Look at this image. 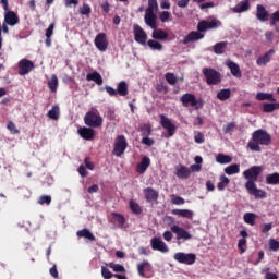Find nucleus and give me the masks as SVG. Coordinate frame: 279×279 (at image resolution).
<instances>
[{
    "label": "nucleus",
    "mask_w": 279,
    "mask_h": 279,
    "mask_svg": "<svg viewBox=\"0 0 279 279\" xmlns=\"http://www.w3.org/2000/svg\"><path fill=\"white\" fill-rule=\"evenodd\" d=\"M175 175L179 178V180H189L191 170L184 165H179L175 168Z\"/></svg>",
    "instance_id": "4be33fe9"
},
{
    "label": "nucleus",
    "mask_w": 279,
    "mask_h": 279,
    "mask_svg": "<svg viewBox=\"0 0 279 279\" xmlns=\"http://www.w3.org/2000/svg\"><path fill=\"white\" fill-rule=\"evenodd\" d=\"M87 82H95L98 86H101L104 84V78L101 77V74L99 72L95 71L93 73H88L86 75Z\"/></svg>",
    "instance_id": "a878e982"
},
{
    "label": "nucleus",
    "mask_w": 279,
    "mask_h": 279,
    "mask_svg": "<svg viewBox=\"0 0 279 279\" xmlns=\"http://www.w3.org/2000/svg\"><path fill=\"white\" fill-rule=\"evenodd\" d=\"M270 250L272 252H278V250H279V241L271 239L270 240Z\"/></svg>",
    "instance_id": "774afa93"
},
{
    "label": "nucleus",
    "mask_w": 279,
    "mask_h": 279,
    "mask_svg": "<svg viewBox=\"0 0 279 279\" xmlns=\"http://www.w3.org/2000/svg\"><path fill=\"white\" fill-rule=\"evenodd\" d=\"M84 123L87 128H101L104 125V118L99 113V110L92 109L84 116Z\"/></svg>",
    "instance_id": "7ed1b4c3"
},
{
    "label": "nucleus",
    "mask_w": 279,
    "mask_h": 279,
    "mask_svg": "<svg viewBox=\"0 0 279 279\" xmlns=\"http://www.w3.org/2000/svg\"><path fill=\"white\" fill-rule=\"evenodd\" d=\"M228 184H230V179H228L226 174L220 175L219 182L217 184L218 191H226V186H228Z\"/></svg>",
    "instance_id": "4c0bfd02"
},
{
    "label": "nucleus",
    "mask_w": 279,
    "mask_h": 279,
    "mask_svg": "<svg viewBox=\"0 0 279 279\" xmlns=\"http://www.w3.org/2000/svg\"><path fill=\"white\" fill-rule=\"evenodd\" d=\"M154 266L151 263L147 260H143L142 263L137 264V274L141 278H147L146 274H151Z\"/></svg>",
    "instance_id": "f3484780"
},
{
    "label": "nucleus",
    "mask_w": 279,
    "mask_h": 279,
    "mask_svg": "<svg viewBox=\"0 0 279 279\" xmlns=\"http://www.w3.org/2000/svg\"><path fill=\"white\" fill-rule=\"evenodd\" d=\"M256 19L262 23L269 21V11L263 4H257L256 7Z\"/></svg>",
    "instance_id": "412c9836"
},
{
    "label": "nucleus",
    "mask_w": 279,
    "mask_h": 279,
    "mask_svg": "<svg viewBox=\"0 0 279 279\" xmlns=\"http://www.w3.org/2000/svg\"><path fill=\"white\" fill-rule=\"evenodd\" d=\"M277 23H279V10L274 12L270 16V25H276Z\"/></svg>",
    "instance_id": "13d9d810"
},
{
    "label": "nucleus",
    "mask_w": 279,
    "mask_h": 279,
    "mask_svg": "<svg viewBox=\"0 0 279 279\" xmlns=\"http://www.w3.org/2000/svg\"><path fill=\"white\" fill-rule=\"evenodd\" d=\"M134 40L140 45H147V33L138 24L134 25Z\"/></svg>",
    "instance_id": "ddd939ff"
},
{
    "label": "nucleus",
    "mask_w": 279,
    "mask_h": 279,
    "mask_svg": "<svg viewBox=\"0 0 279 279\" xmlns=\"http://www.w3.org/2000/svg\"><path fill=\"white\" fill-rule=\"evenodd\" d=\"M255 99L257 101H276L274 94L259 92L256 94Z\"/></svg>",
    "instance_id": "7c9ffc66"
},
{
    "label": "nucleus",
    "mask_w": 279,
    "mask_h": 279,
    "mask_svg": "<svg viewBox=\"0 0 279 279\" xmlns=\"http://www.w3.org/2000/svg\"><path fill=\"white\" fill-rule=\"evenodd\" d=\"M220 25H221V22L217 19L207 21V29H215L217 27H220Z\"/></svg>",
    "instance_id": "3c124183"
},
{
    "label": "nucleus",
    "mask_w": 279,
    "mask_h": 279,
    "mask_svg": "<svg viewBox=\"0 0 279 279\" xmlns=\"http://www.w3.org/2000/svg\"><path fill=\"white\" fill-rule=\"evenodd\" d=\"M7 130H9V132H11V134H19L20 133L19 129L16 128V124H14V122H12V121L8 122Z\"/></svg>",
    "instance_id": "5fc2aeb1"
},
{
    "label": "nucleus",
    "mask_w": 279,
    "mask_h": 279,
    "mask_svg": "<svg viewBox=\"0 0 279 279\" xmlns=\"http://www.w3.org/2000/svg\"><path fill=\"white\" fill-rule=\"evenodd\" d=\"M78 174L81 178H86L88 175V170H86V166L81 165L78 167Z\"/></svg>",
    "instance_id": "e2e57ef3"
},
{
    "label": "nucleus",
    "mask_w": 279,
    "mask_h": 279,
    "mask_svg": "<svg viewBox=\"0 0 279 279\" xmlns=\"http://www.w3.org/2000/svg\"><path fill=\"white\" fill-rule=\"evenodd\" d=\"M274 56H276L275 49H270L267 52H265L263 56H259L256 59L257 66H267V64H269V62H271Z\"/></svg>",
    "instance_id": "2eb2a0df"
},
{
    "label": "nucleus",
    "mask_w": 279,
    "mask_h": 279,
    "mask_svg": "<svg viewBox=\"0 0 279 279\" xmlns=\"http://www.w3.org/2000/svg\"><path fill=\"white\" fill-rule=\"evenodd\" d=\"M77 134L81 138H84V141H93V138H95V129L92 126H81L77 130Z\"/></svg>",
    "instance_id": "a211bd4d"
},
{
    "label": "nucleus",
    "mask_w": 279,
    "mask_h": 279,
    "mask_svg": "<svg viewBox=\"0 0 279 279\" xmlns=\"http://www.w3.org/2000/svg\"><path fill=\"white\" fill-rule=\"evenodd\" d=\"M216 162H218V165H230V162H232V156L220 153L216 156Z\"/></svg>",
    "instance_id": "2f4dec72"
},
{
    "label": "nucleus",
    "mask_w": 279,
    "mask_h": 279,
    "mask_svg": "<svg viewBox=\"0 0 279 279\" xmlns=\"http://www.w3.org/2000/svg\"><path fill=\"white\" fill-rule=\"evenodd\" d=\"M260 145L266 147L271 145V134L263 129L256 130L252 133V140L247 143V147L251 151L260 153Z\"/></svg>",
    "instance_id": "f03ea898"
},
{
    "label": "nucleus",
    "mask_w": 279,
    "mask_h": 279,
    "mask_svg": "<svg viewBox=\"0 0 279 279\" xmlns=\"http://www.w3.org/2000/svg\"><path fill=\"white\" fill-rule=\"evenodd\" d=\"M17 69L19 75H29V73L36 69V65L34 64V61L29 59H22L17 63Z\"/></svg>",
    "instance_id": "6e6552de"
},
{
    "label": "nucleus",
    "mask_w": 279,
    "mask_h": 279,
    "mask_svg": "<svg viewBox=\"0 0 279 279\" xmlns=\"http://www.w3.org/2000/svg\"><path fill=\"white\" fill-rule=\"evenodd\" d=\"M172 215H177V217H182L183 219H193V210L191 209H172Z\"/></svg>",
    "instance_id": "393cba45"
},
{
    "label": "nucleus",
    "mask_w": 279,
    "mask_h": 279,
    "mask_svg": "<svg viewBox=\"0 0 279 279\" xmlns=\"http://www.w3.org/2000/svg\"><path fill=\"white\" fill-rule=\"evenodd\" d=\"M262 173H263V167L253 166L243 172V177L245 178V180H247L246 182L256 183V180H258V175H260Z\"/></svg>",
    "instance_id": "1a4fd4ad"
},
{
    "label": "nucleus",
    "mask_w": 279,
    "mask_h": 279,
    "mask_svg": "<svg viewBox=\"0 0 279 279\" xmlns=\"http://www.w3.org/2000/svg\"><path fill=\"white\" fill-rule=\"evenodd\" d=\"M143 145H147V147H153V145L156 143L153 138L146 136L142 138Z\"/></svg>",
    "instance_id": "69168bd1"
},
{
    "label": "nucleus",
    "mask_w": 279,
    "mask_h": 279,
    "mask_svg": "<svg viewBox=\"0 0 279 279\" xmlns=\"http://www.w3.org/2000/svg\"><path fill=\"white\" fill-rule=\"evenodd\" d=\"M194 141L195 143H197L198 145H202V143H204V133L198 132L195 136H194Z\"/></svg>",
    "instance_id": "338daca9"
},
{
    "label": "nucleus",
    "mask_w": 279,
    "mask_h": 279,
    "mask_svg": "<svg viewBox=\"0 0 279 279\" xmlns=\"http://www.w3.org/2000/svg\"><path fill=\"white\" fill-rule=\"evenodd\" d=\"M48 117L52 121H58L60 117V107H58L57 105L52 106L51 110L48 111Z\"/></svg>",
    "instance_id": "a19ab883"
},
{
    "label": "nucleus",
    "mask_w": 279,
    "mask_h": 279,
    "mask_svg": "<svg viewBox=\"0 0 279 279\" xmlns=\"http://www.w3.org/2000/svg\"><path fill=\"white\" fill-rule=\"evenodd\" d=\"M160 125L163 128V130H167L168 136L171 137L175 134V124L171 122V119L167 118L165 114H160Z\"/></svg>",
    "instance_id": "f8f14e48"
},
{
    "label": "nucleus",
    "mask_w": 279,
    "mask_h": 279,
    "mask_svg": "<svg viewBox=\"0 0 279 279\" xmlns=\"http://www.w3.org/2000/svg\"><path fill=\"white\" fill-rule=\"evenodd\" d=\"M241 171V165L239 163H233L227 168H225V173H227V175H234L236 173H239Z\"/></svg>",
    "instance_id": "72a5a7b5"
},
{
    "label": "nucleus",
    "mask_w": 279,
    "mask_h": 279,
    "mask_svg": "<svg viewBox=\"0 0 279 279\" xmlns=\"http://www.w3.org/2000/svg\"><path fill=\"white\" fill-rule=\"evenodd\" d=\"M173 258L177 263H181L182 265H195L197 255H195V253L179 252L174 254Z\"/></svg>",
    "instance_id": "0eeeda50"
},
{
    "label": "nucleus",
    "mask_w": 279,
    "mask_h": 279,
    "mask_svg": "<svg viewBox=\"0 0 279 279\" xmlns=\"http://www.w3.org/2000/svg\"><path fill=\"white\" fill-rule=\"evenodd\" d=\"M142 134H143V136H149V135H151V126H149V124H145V125L142 128Z\"/></svg>",
    "instance_id": "0e129e2a"
},
{
    "label": "nucleus",
    "mask_w": 279,
    "mask_h": 279,
    "mask_svg": "<svg viewBox=\"0 0 279 279\" xmlns=\"http://www.w3.org/2000/svg\"><path fill=\"white\" fill-rule=\"evenodd\" d=\"M38 204H47V206H49V204H51V196L49 195H43L40 196Z\"/></svg>",
    "instance_id": "bf43d9fd"
},
{
    "label": "nucleus",
    "mask_w": 279,
    "mask_h": 279,
    "mask_svg": "<svg viewBox=\"0 0 279 279\" xmlns=\"http://www.w3.org/2000/svg\"><path fill=\"white\" fill-rule=\"evenodd\" d=\"M84 162H85L86 169H89V171H95V163L90 161V157H86Z\"/></svg>",
    "instance_id": "680f3d73"
},
{
    "label": "nucleus",
    "mask_w": 279,
    "mask_h": 279,
    "mask_svg": "<svg viewBox=\"0 0 279 279\" xmlns=\"http://www.w3.org/2000/svg\"><path fill=\"white\" fill-rule=\"evenodd\" d=\"M266 184L278 185L279 184V173L274 172L266 175Z\"/></svg>",
    "instance_id": "c9c22d12"
},
{
    "label": "nucleus",
    "mask_w": 279,
    "mask_h": 279,
    "mask_svg": "<svg viewBox=\"0 0 279 279\" xmlns=\"http://www.w3.org/2000/svg\"><path fill=\"white\" fill-rule=\"evenodd\" d=\"M171 232H173L174 234H177V241H191V239H193V235L190 234L189 231H186V229L174 225L170 228Z\"/></svg>",
    "instance_id": "9b49d317"
},
{
    "label": "nucleus",
    "mask_w": 279,
    "mask_h": 279,
    "mask_svg": "<svg viewBox=\"0 0 279 279\" xmlns=\"http://www.w3.org/2000/svg\"><path fill=\"white\" fill-rule=\"evenodd\" d=\"M147 45L150 49H153V51H162V49H163L162 44H160L159 41H156L154 39H149L147 41Z\"/></svg>",
    "instance_id": "c03bdc74"
},
{
    "label": "nucleus",
    "mask_w": 279,
    "mask_h": 279,
    "mask_svg": "<svg viewBox=\"0 0 279 279\" xmlns=\"http://www.w3.org/2000/svg\"><path fill=\"white\" fill-rule=\"evenodd\" d=\"M129 206L133 215H141L143 213V207L138 203H136L134 199H131L129 202Z\"/></svg>",
    "instance_id": "f704fd0d"
},
{
    "label": "nucleus",
    "mask_w": 279,
    "mask_h": 279,
    "mask_svg": "<svg viewBox=\"0 0 279 279\" xmlns=\"http://www.w3.org/2000/svg\"><path fill=\"white\" fill-rule=\"evenodd\" d=\"M247 10H250V0H244L235 7L234 12L241 14V12H247Z\"/></svg>",
    "instance_id": "e433bc0d"
},
{
    "label": "nucleus",
    "mask_w": 279,
    "mask_h": 279,
    "mask_svg": "<svg viewBox=\"0 0 279 279\" xmlns=\"http://www.w3.org/2000/svg\"><path fill=\"white\" fill-rule=\"evenodd\" d=\"M230 97H232V90L230 88L220 89L217 93V99H219V101H228Z\"/></svg>",
    "instance_id": "c85d7f7f"
},
{
    "label": "nucleus",
    "mask_w": 279,
    "mask_h": 279,
    "mask_svg": "<svg viewBox=\"0 0 279 279\" xmlns=\"http://www.w3.org/2000/svg\"><path fill=\"white\" fill-rule=\"evenodd\" d=\"M101 276L104 279L114 278V274H112L106 266H101Z\"/></svg>",
    "instance_id": "8fccbe9b"
},
{
    "label": "nucleus",
    "mask_w": 279,
    "mask_h": 279,
    "mask_svg": "<svg viewBox=\"0 0 279 279\" xmlns=\"http://www.w3.org/2000/svg\"><path fill=\"white\" fill-rule=\"evenodd\" d=\"M228 41H219L214 46V53H216V56H223V53H226Z\"/></svg>",
    "instance_id": "c756f323"
},
{
    "label": "nucleus",
    "mask_w": 279,
    "mask_h": 279,
    "mask_svg": "<svg viewBox=\"0 0 279 279\" xmlns=\"http://www.w3.org/2000/svg\"><path fill=\"white\" fill-rule=\"evenodd\" d=\"M108 267H110V269H113V271L116 272H120V274H124L125 271V267H123V265L121 264H108Z\"/></svg>",
    "instance_id": "09e8293b"
},
{
    "label": "nucleus",
    "mask_w": 279,
    "mask_h": 279,
    "mask_svg": "<svg viewBox=\"0 0 279 279\" xmlns=\"http://www.w3.org/2000/svg\"><path fill=\"white\" fill-rule=\"evenodd\" d=\"M117 93L120 95V97H128L130 89L128 87V83L125 81H121L118 84Z\"/></svg>",
    "instance_id": "bb28decb"
},
{
    "label": "nucleus",
    "mask_w": 279,
    "mask_h": 279,
    "mask_svg": "<svg viewBox=\"0 0 279 279\" xmlns=\"http://www.w3.org/2000/svg\"><path fill=\"white\" fill-rule=\"evenodd\" d=\"M94 45L98 51H106V49H108V38L106 37V33L96 35Z\"/></svg>",
    "instance_id": "dca6fc26"
},
{
    "label": "nucleus",
    "mask_w": 279,
    "mask_h": 279,
    "mask_svg": "<svg viewBox=\"0 0 279 279\" xmlns=\"http://www.w3.org/2000/svg\"><path fill=\"white\" fill-rule=\"evenodd\" d=\"M150 165H151V159H149V157H147V156H144L142 158L141 162L137 163V166H136L137 173L143 175V173H145V171H147V169H149Z\"/></svg>",
    "instance_id": "5701e85b"
},
{
    "label": "nucleus",
    "mask_w": 279,
    "mask_h": 279,
    "mask_svg": "<svg viewBox=\"0 0 279 279\" xmlns=\"http://www.w3.org/2000/svg\"><path fill=\"white\" fill-rule=\"evenodd\" d=\"M180 101L184 108H195V110H202L204 108V100L202 98L197 99L194 94L186 93L180 97Z\"/></svg>",
    "instance_id": "20e7f679"
},
{
    "label": "nucleus",
    "mask_w": 279,
    "mask_h": 279,
    "mask_svg": "<svg viewBox=\"0 0 279 279\" xmlns=\"http://www.w3.org/2000/svg\"><path fill=\"white\" fill-rule=\"evenodd\" d=\"M245 189H246V191H248L250 195H253L256 198L265 199V197H267V192L258 189L256 186V183L253 182V181L246 182L245 183Z\"/></svg>",
    "instance_id": "9d476101"
},
{
    "label": "nucleus",
    "mask_w": 279,
    "mask_h": 279,
    "mask_svg": "<svg viewBox=\"0 0 279 279\" xmlns=\"http://www.w3.org/2000/svg\"><path fill=\"white\" fill-rule=\"evenodd\" d=\"M228 66L231 71V74L233 75V77H241V68L239 66V64H236L235 62L230 61L228 63Z\"/></svg>",
    "instance_id": "473e14b6"
},
{
    "label": "nucleus",
    "mask_w": 279,
    "mask_h": 279,
    "mask_svg": "<svg viewBox=\"0 0 279 279\" xmlns=\"http://www.w3.org/2000/svg\"><path fill=\"white\" fill-rule=\"evenodd\" d=\"M53 29H56V24L51 23L46 29V38H51L53 36Z\"/></svg>",
    "instance_id": "052dcab7"
},
{
    "label": "nucleus",
    "mask_w": 279,
    "mask_h": 279,
    "mask_svg": "<svg viewBox=\"0 0 279 279\" xmlns=\"http://www.w3.org/2000/svg\"><path fill=\"white\" fill-rule=\"evenodd\" d=\"M156 12H158V0H148V7L146 8L144 15V23H146L150 29H154L151 38L155 40H167L169 38V33L165 29H158V15H156Z\"/></svg>",
    "instance_id": "f257e3e1"
},
{
    "label": "nucleus",
    "mask_w": 279,
    "mask_h": 279,
    "mask_svg": "<svg viewBox=\"0 0 279 279\" xmlns=\"http://www.w3.org/2000/svg\"><path fill=\"white\" fill-rule=\"evenodd\" d=\"M125 149H128V140L125 138V135L117 136L113 147V156L121 158L123 154H125Z\"/></svg>",
    "instance_id": "423d86ee"
},
{
    "label": "nucleus",
    "mask_w": 279,
    "mask_h": 279,
    "mask_svg": "<svg viewBox=\"0 0 279 279\" xmlns=\"http://www.w3.org/2000/svg\"><path fill=\"white\" fill-rule=\"evenodd\" d=\"M202 73L208 86H219L221 84V73L213 68H204Z\"/></svg>",
    "instance_id": "39448f33"
},
{
    "label": "nucleus",
    "mask_w": 279,
    "mask_h": 279,
    "mask_svg": "<svg viewBox=\"0 0 279 279\" xmlns=\"http://www.w3.org/2000/svg\"><path fill=\"white\" fill-rule=\"evenodd\" d=\"M78 12L83 16H90V12H93V9L88 4H83V7L80 8Z\"/></svg>",
    "instance_id": "de8ad7c7"
},
{
    "label": "nucleus",
    "mask_w": 279,
    "mask_h": 279,
    "mask_svg": "<svg viewBox=\"0 0 279 279\" xmlns=\"http://www.w3.org/2000/svg\"><path fill=\"white\" fill-rule=\"evenodd\" d=\"M111 217L116 223H119V226H125V216H123V214L112 211Z\"/></svg>",
    "instance_id": "79ce46f5"
},
{
    "label": "nucleus",
    "mask_w": 279,
    "mask_h": 279,
    "mask_svg": "<svg viewBox=\"0 0 279 279\" xmlns=\"http://www.w3.org/2000/svg\"><path fill=\"white\" fill-rule=\"evenodd\" d=\"M279 110V102H265L263 105V112H274Z\"/></svg>",
    "instance_id": "58836bf2"
},
{
    "label": "nucleus",
    "mask_w": 279,
    "mask_h": 279,
    "mask_svg": "<svg viewBox=\"0 0 279 279\" xmlns=\"http://www.w3.org/2000/svg\"><path fill=\"white\" fill-rule=\"evenodd\" d=\"M208 21H201V22H198V25H197V32L199 33V34H202V32H207V29H208Z\"/></svg>",
    "instance_id": "6e6d98bb"
},
{
    "label": "nucleus",
    "mask_w": 279,
    "mask_h": 279,
    "mask_svg": "<svg viewBox=\"0 0 279 279\" xmlns=\"http://www.w3.org/2000/svg\"><path fill=\"white\" fill-rule=\"evenodd\" d=\"M59 82L58 76L53 74L51 78L48 81V87L51 90V93H56L58 90Z\"/></svg>",
    "instance_id": "ea45409f"
},
{
    "label": "nucleus",
    "mask_w": 279,
    "mask_h": 279,
    "mask_svg": "<svg viewBox=\"0 0 279 279\" xmlns=\"http://www.w3.org/2000/svg\"><path fill=\"white\" fill-rule=\"evenodd\" d=\"M171 202L175 206H182V205L185 204V201H184V198L182 196H175V195L171 196Z\"/></svg>",
    "instance_id": "864d4df0"
},
{
    "label": "nucleus",
    "mask_w": 279,
    "mask_h": 279,
    "mask_svg": "<svg viewBox=\"0 0 279 279\" xmlns=\"http://www.w3.org/2000/svg\"><path fill=\"white\" fill-rule=\"evenodd\" d=\"M76 236L80 239H87L88 241H97V238H95L93 232H90L88 229L77 231Z\"/></svg>",
    "instance_id": "cd10ccee"
},
{
    "label": "nucleus",
    "mask_w": 279,
    "mask_h": 279,
    "mask_svg": "<svg viewBox=\"0 0 279 279\" xmlns=\"http://www.w3.org/2000/svg\"><path fill=\"white\" fill-rule=\"evenodd\" d=\"M246 245H247V240L245 238H242L239 240L238 242V247L241 252V254H244V252H246Z\"/></svg>",
    "instance_id": "603ef678"
},
{
    "label": "nucleus",
    "mask_w": 279,
    "mask_h": 279,
    "mask_svg": "<svg viewBox=\"0 0 279 279\" xmlns=\"http://www.w3.org/2000/svg\"><path fill=\"white\" fill-rule=\"evenodd\" d=\"M245 223H248V226H255L256 225V214L254 213H246L243 217Z\"/></svg>",
    "instance_id": "37998d69"
},
{
    "label": "nucleus",
    "mask_w": 279,
    "mask_h": 279,
    "mask_svg": "<svg viewBox=\"0 0 279 279\" xmlns=\"http://www.w3.org/2000/svg\"><path fill=\"white\" fill-rule=\"evenodd\" d=\"M166 81L168 82V84H170V86H175V84L178 83V77H175V74L168 72L166 73Z\"/></svg>",
    "instance_id": "49530a36"
},
{
    "label": "nucleus",
    "mask_w": 279,
    "mask_h": 279,
    "mask_svg": "<svg viewBox=\"0 0 279 279\" xmlns=\"http://www.w3.org/2000/svg\"><path fill=\"white\" fill-rule=\"evenodd\" d=\"M158 191L154 190L153 187H146L144 190V196L148 203L158 202Z\"/></svg>",
    "instance_id": "b1692460"
},
{
    "label": "nucleus",
    "mask_w": 279,
    "mask_h": 279,
    "mask_svg": "<svg viewBox=\"0 0 279 279\" xmlns=\"http://www.w3.org/2000/svg\"><path fill=\"white\" fill-rule=\"evenodd\" d=\"M150 246H151V250L156 252H161L162 254H167V252H169V247L160 238H156V236L150 240Z\"/></svg>",
    "instance_id": "4468645a"
},
{
    "label": "nucleus",
    "mask_w": 279,
    "mask_h": 279,
    "mask_svg": "<svg viewBox=\"0 0 279 279\" xmlns=\"http://www.w3.org/2000/svg\"><path fill=\"white\" fill-rule=\"evenodd\" d=\"M21 19L19 17V14H16L14 11L4 13V23L7 25L14 27V25H19Z\"/></svg>",
    "instance_id": "aec40b11"
},
{
    "label": "nucleus",
    "mask_w": 279,
    "mask_h": 279,
    "mask_svg": "<svg viewBox=\"0 0 279 279\" xmlns=\"http://www.w3.org/2000/svg\"><path fill=\"white\" fill-rule=\"evenodd\" d=\"M204 38V34L192 31L190 32L182 40L183 45H189V43H197V40H202Z\"/></svg>",
    "instance_id": "6ab92c4d"
},
{
    "label": "nucleus",
    "mask_w": 279,
    "mask_h": 279,
    "mask_svg": "<svg viewBox=\"0 0 279 279\" xmlns=\"http://www.w3.org/2000/svg\"><path fill=\"white\" fill-rule=\"evenodd\" d=\"M234 128H236V123H234V122H229V123L223 128L225 134H230V132H234Z\"/></svg>",
    "instance_id": "4d7b16f0"
},
{
    "label": "nucleus",
    "mask_w": 279,
    "mask_h": 279,
    "mask_svg": "<svg viewBox=\"0 0 279 279\" xmlns=\"http://www.w3.org/2000/svg\"><path fill=\"white\" fill-rule=\"evenodd\" d=\"M159 21L161 23H168V21H171V12L169 11L159 12Z\"/></svg>",
    "instance_id": "a18cd8bd"
}]
</instances>
